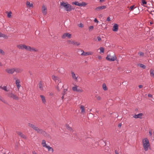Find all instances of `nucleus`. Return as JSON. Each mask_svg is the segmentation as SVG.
<instances>
[{
    "mask_svg": "<svg viewBox=\"0 0 154 154\" xmlns=\"http://www.w3.org/2000/svg\"><path fill=\"white\" fill-rule=\"evenodd\" d=\"M5 71L8 74H12L14 72V68L7 69H6Z\"/></svg>",
    "mask_w": 154,
    "mask_h": 154,
    "instance_id": "12",
    "label": "nucleus"
},
{
    "mask_svg": "<svg viewBox=\"0 0 154 154\" xmlns=\"http://www.w3.org/2000/svg\"><path fill=\"white\" fill-rule=\"evenodd\" d=\"M2 100H3L1 96H0V100L2 101Z\"/></svg>",
    "mask_w": 154,
    "mask_h": 154,
    "instance_id": "60",
    "label": "nucleus"
},
{
    "mask_svg": "<svg viewBox=\"0 0 154 154\" xmlns=\"http://www.w3.org/2000/svg\"><path fill=\"white\" fill-rule=\"evenodd\" d=\"M148 96L149 97H152V94H149L148 95Z\"/></svg>",
    "mask_w": 154,
    "mask_h": 154,
    "instance_id": "57",
    "label": "nucleus"
},
{
    "mask_svg": "<svg viewBox=\"0 0 154 154\" xmlns=\"http://www.w3.org/2000/svg\"><path fill=\"white\" fill-rule=\"evenodd\" d=\"M95 97L98 100H100L101 99V97L98 95H96Z\"/></svg>",
    "mask_w": 154,
    "mask_h": 154,
    "instance_id": "38",
    "label": "nucleus"
},
{
    "mask_svg": "<svg viewBox=\"0 0 154 154\" xmlns=\"http://www.w3.org/2000/svg\"><path fill=\"white\" fill-rule=\"evenodd\" d=\"M6 30L8 31H13V29L9 26L7 27L6 28Z\"/></svg>",
    "mask_w": 154,
    "mask_h": 154,
    "instance_id": "27",
    "label": "nucleus"
},
{
    "mask_svg": "<svg viewBox=\"0 0 154 154\" xmlns=\"http://www.w3.org/2000/svg\"><path fill=\"white\" fill-rule=\"evenodd\" d=\"M44 83L41 82H40L38 84L39 88L40 90L42 91L44 90V88L43 87Z\"/></svg>",
    "mask_w": 154,
    "mask_h": 154,
    "instance_id": "18",
    "label": "nucleus"
},
{
    "mask_svg": "<svg viewBox=\"0 0 154 154\" xmlns=\"http://www.w3.org/2000/svg\"><path fill=\"white\" fill-rule=\"evenodd\" d=\"M104 0H100V2H102L103 1H104Z\"/></svg>",
    "mask_w": 154,
    "mask_h": 154,
    "instance_id": "63",
    "label": "nucleus"
},
{
    "mask_svg": "<svg viewBox=\"0 0 154 154\" xmlns=\"http://www.w3.org/2000/svg\"><path fill=\"white\" fill-rule=\"evenodd\" d=\"M100 53H103L104 52V48L103 47H100Z\"/></svg>",
    "mask_w": 154,
    "mask_h": 154,
    "instance_id": "33",
    "label": "nucleus"
},
{
    "mask_svg": "<svg viewBox=\"0 0 154 154\" xmlns=\"http://www.w3.org/2000/svg\"><path fill=\"white\" fill-rule=\"evenodd\" d=\"M98 58L100 60L102 58V57L100 56H98Z\"/></svg>",
    "mask_w": 154,
    "mask_h": 154,
    "instance_id": "54",
    "label": "nucleus"
},
{
    "mask_svg": "<svg viewBox=\"0 0 154 154\" xmlns=\"http://www.w3.org/2000/svg\"><path fill=\"white\" fill-rule=\"evenodd\" d=\"M69 43V44H71L72 45H74L75 44V41H68Z\"/></svg>",
    "mask_w": 154,
    "mask_h": 154,
    "instance_id": "37",
    "label": "nucleus"
},
{
    "mask_svg": "<svg viewBox=\"0 0 154 154\" xmlns=\"http://www.w3.org/2000/svg\"><path fill=\"white\" fill-rule=\"evenodd\" d=\"M33 154H37L35 152V151H33L32 152Z\"/></svg>",
    "mask_w": 154,
    "mask_h": 154,
    "instance_id": "59",
    "label": "nucleus"
},
{
    "mask_svg": "<svg viewBox=\"0 0 154 154\" xmlns=\"http://www.w3.org/2000/svg\"><path fill=\"white\" fill-rule=\"evenodd\" d=\"M78 87L77 85H75L72 87V90L73 91H76L77 92H82L83 90L80 88H78Z\"/></svg>",
    "mask_w": 154,
    "mask_h": 154,
    "instance_id": "9",
    "label": "nucleus"
},
{
    "mask_svg": "<svg viewBox=\"0 0 154 154\" xmlns=\"http://www.w3.org/2000/svg\"><path fill=\"white\" fill-rule=\"evenodd\" d=\"M28 125L29 126V127H31L33 129V128L35 126V125H32V124H31L30 123H29L28 124Z\"/></svg>",
    "mask_w": 154,
    "mask_h": 154,
    "instance_id": "34",
    "label": "nucleus"
},
{
    "mask_svg": "<svg viewBox=\"0 0 154 154\" xmlns=\"http://www.w3.org/2000/svg\"><path fill=\"white\" fill-rule=\"evenodd\" d=\"M2 89L5 90V91H8V90L7 89V87L6 86H3L2 87V86H0V89Z\"/></svg>",
    "mask_w": 154,
    "mask_h": 154,
    "instance_id": "29",
    "label": "nucleus"
},
{
    "mask_svg": "<svg viewBox=\"0 0 154 154\" xmlns=\"http://www.w3.org/2000/svg\"><path fill=\"white\" fill-rule=\"evenodd\" d=\"M139 66L140 67H141L144 69H145L146 68V66L142 64H139Z\"/></svg>",
    "mask_w": 154,
    "mask_h": 154,
    "instance_id": "32",
    "label": "nucleus"
},
{
    "mask_svg": "<svg viewBox=\"0 0 154 154\" xmlns=\"http://www.w3.org/2000/svg\"><path fill=\"white\" fill-rule=\"evenodd\" d=\"M7 96L9 97L14 99L17 100L18 99V97L16 95L12 92H9L7 94Z\"/></svg>",
    "mask_w": 154,
    "mask_h": 154,
    "instance_id": "6",
    "label": "nucleus"
},
{
    "mask_svg": "<svg viewBox=\"0 0 154 154\" xmlns=\"http://www.w3.org/2000/svg\"><path fill=\"white\" fill-rule=\"evenodd\" d=\"M72 4H74L77 6H80V3L77 2H72Z\"/></svg>",
    "mask_w": 154,
    "mask_h": 154,
    "instance_id": "28",
    "label": "nucleus"
},
{
    "mask_svg": "<svg viewBox=\"0 0 154 154\" xmlns=\"http://www.w3.org/2000/svg\"><path fill=\"white\" fill-rule=\"evenodd\" d=\"M60 5L61 8H64L65 10L67 11H70L74 9V8H72L71 5L67 2H61Z\"/></svg>",
    "mask_w": 154,
    "mask_h": 154,
    "instance_id": "1",
    "label": "nucleus"
},
{
    "mask_svg": "<svg viewBox=\"0 0 154 154\" xmlns=\"http://www.w3.org/2000/svg\"><path fill=\"white\" fill-rule=\"evenodd\" d=\"M103 89L105 90H107L106 86L105 84H104L103 85Z\"/></svg>",
    "mask_w": 154,
    "mask_h": 154,
    "instance_id": "31",
    "label": "nucleus"
},
{
    "mask_svg": "<svg viewBox=\"0 0 154 154\" xmlns=\"http://www.w3.org/2000/svg\"><path fill=\"white\" fill-rule=\"evenodd\" d=\"M0 53L2 54L3 55H4L5 54V53L4 51L0 49Z\"/></svg>",
    "mask_w": 154,
    "mask_h": 154,
    "instance_id": "40",
    "label": "nucleus"
},
{
    "mask_svg": "<svg viewBox=\"0 0 154 154\" xmlns=\"http://www.w3.org/2000/svg\"><path fill=\"white\" fill-rule=\"evenodd\" d=\"M106 8V6L103 5L97 7L95 8L96 11H99L103 9H105Z\"/></svg>",
    "mask_w": 154,
    "mask_h": 154,
    "instance_id": "14",
    "label": "nucleus"
},
{
    "mask_svg": "<svg viewBox=\"0 0 154 154\" xmlns=\"http://www.w3.org/2000/svg\"><path fill=\"white\" fill-rule=\"evenodd\" d=\"M121 125H122L121 124H120V123L118 125L119 127H121Z\"/></svg>",
    "mask_w": 154,
    "mask_h": 154,
    "instance_id": "58",
    "label": "nucleus"
},
{
    "mask_svg": "<svg viewBox=\"0 0 154 154\" xmlns=\"http://www.w3.org/2000/svg\"><path fill=\"white\" fill-rule=\"evenodd\" d=\"M150 73L151 76L154 77V70L151 69L150 70Z\"/></svg>",
    "mask_w": 154,
    "mask_h": 154,
    "instance_id": "26",
    "label": "nucleus"
},
{
    "mask_svg": "<svg viewBox=\"0 0 154 154\" xmlns=\"http://www.w3.org/2000/svg\"><path fill=\"white\" fill-rule=\"evenodd\" d=\"M120 152L118 151H117V150H116L115 151V154H119Z\"/></svg>",
    "mask_w": 154,
    "mask_h": 154,
    "instance_id": "50",
    "label": "nucleus"
},
{
    "mask_svg": "<svg viewBox=\"0 0 154 154\" xmlns=\"http://www.w3.org/2000/svg\"><path fill=\"white\" fill-rule=\"evenodd\" d=\"M52 78L53 80L55 82H59V83H61L60 79L57 76L54 75L52 76Z\"/></svg>",
    "mask_w": 154,
    "mask_h": 154,
    "instance_id": "11",
    "label": "nucleus"
},
{
    "mask_svg": "<svg viewBox=\"0 0 154 154\" xmlns=\"http://www.w3.org/2000/svg\"><path fill=\"white\" fill-rule=\"evenodd\" d=\"M24 49L30 51H37V50L35 48H32L29 46H27L25 45Z\"/></svg>",
    "mask_w": 154,
    "mask_h": 154,
    "instance_id": "7",
    "label": "nucleus"
},
{
    "mask_svg": "<svg viewBox=\"0 0 154 154\" xmlns=\"http://www.w3.org/2000/svg\"><path fill=\"white\" fill-rule=\"evenodd\" d=\"M81 51L82 52L81 54V55L87 56L92 55L93 54V52L91 51H88V52H85L83 50H81Z\"/></svg>",
    "mask_w": 154,
    "mask_h": 154,
    "instance_id": "8",
    "label": "nucleus"
},
{
    "mask_svg": "<svg viewBox=\"0 0 154 154\" xmlns=\"http://www.w3.org/2000/svg\"><path fill=\"white\" fill-rule=\"evenodd\" d=\"M12 13L11 11H10L9 13H8L7 16L8 18H10L11 16Z\"/></svg>",
    "mask_w": 154,
    "mask_h": 154,
    "instance_id": "36",
    "label": "nucleus"
},
{
    "mask_svg": "<svg viewBox=\"0 0 154 154\" xmlns=\"http://www.w3.org/2000/svg\"><path fill=\"white\" fill-rule=\"evenodd\" d=\"M118 29V26L117 24H115L113 26L112 30L113 31L115 32H117Z\"/></svg>",
    "mask_w": 154,
    "mask_h": 154,
    "instance_id": "19",
    "label": "nucleus"
},
{
    "mask_svg": "<svg viewBox=\"0 0 154 154\" xmlns=\"http://www.w3.org/2000/svg\"><path fill=\"white\" fill-rule=\"evenodd\" d=\"M59 84H58L57 85V89L58 91H60V90L59 89Z\"/></svg>",
    "mask_w": 154,
    "mask_h": 154,
    "instance_id": "51",
    "label": "nucleus"
},
{
    "mask_svg": "<svg viewBox=\"0 0 154 154\" xmlns=\"http://www.w3.org/2000/svg\"><path fill=\"white\" fill-rule=\"evenodd\" d=\"M80 45V43L79 42H75L74 45H76L77 46H79V45Z\"/></svg>",
    "mask_w": 154,
    "mask_h": 154,
    "instance_id": "42",
    "label": "nucleus"
},
{
    "mask_svg": "<svg viewBox=\"0 0 154 154\" xmlns=\"http://www.w3.org/2000/svg\"><path fill=\"white\" fill-rule=\"evenodd\" d=\"M40 97L41 98L42 103L44 104H45L46 102V101L45 97L43 95H40Z\"/></svg>",
    "mask_w": 154,
    "mask_h": 154,
    "instance_id": "21",
    "label": "nucleus"
},
{
    "mask_svg": "<svg viewBox=\"0 0 154 154\" xmlns=\"http://www.w3.org/2000/svg\"><path fill=\"white\" fill-rule=\"evenodd\" d=\"M138 87L139 88H142L143 86L142 85H139Z\"/></svg>",
    "mask_w": 154,
    "mask_h": 154,
    "instance_id": "55",
    "label": "nucleus"
},
{
    "mask_svg": "<svg viewBox=\"0 0 154 154\" xmlns=\"http://www.w3.org/2000/svg\"><path fill=\"white\" fill-rule=\"evenodd\" d=\"M106 20L107 21H109L110 20V18L109 17L107 18Z\"/></svg>",
    "mask_w": 154,
    "mask_h": 154,
    "instance_id": "53",
    "label": "nucleus"
},
{
    "mask_svg": "<svg viewBox=\"0 0 154 154\" xmlns=\"http://www.w3.org/2000/svg\"><path fill=\"white\" fill-rule=\"evenodd\" d=\"M143 114L142 113H140L137 115H134V116L133 117H134L135 118L137 119V118H140L141 119L142 118V117L143 116Z\"/></svg>",
    "mask_w": 154,
    "mask_h": 154,
    "instance_id": "20",
    "label": "nucleus"
},
{
    "mask_svg": "<svg viewBox=\"0 0 154 154\" xmlns=\"http://www.w3.org/2000/svg\"><path fill=\"white\" fill-rule=\"evenodd\" d=\"M138 54L140 56H143L144 55V53L142 52H140L138 53Z\"/></svg>",
    "mask_w": 154,
    "mask_h": 154,
    "instance_id": "45",
    "label": "nucleus"
},
{
    "mask_svg": "<svg viewBox=\"0 0 154 154\" xmlns=\"http://www.w3.org/2000/svg\"><path fill=\"white\" fill-rule=\"evenodd\" d=\"M142 2L143 4H146V2L144 0H142Z\"/></svg>",
    "mask_w": 154,
    "mask_h": 154,
    "instance_id": "46",
    "label": "nucleus"
},
{
    "mask_svg": "<svg viewBox=\"0 0 154 154\" xmlns=\"http://www.w3.org/2000/svg\"><path fill=\"white\" fill-rule=\"evenodd\" d=\"M62 99H63L64 98V95H63L62 97H61Z\"/></svg>",
    "mask_w": 154,
    "mask_h": 154,
    "instance_id": "64",
    "label": "nucleus"
},
{
    "mask_svg": "<svg viewBox=\"0 0 154 154\" xmlns=\"http://www.w3.org/2000/svg\"><path fill=\"white\" fill-rule=\"evenodd\" d=\"M3 64L2 63H1V62L0 61V66H3Z\"/></svg>",
    "mask_w": 154,
    "mask_h": 154,
    "instance_id": "56",
    "label": "nucleus"
},
{
    "mask_svg": "<svg viewBox=\"0 0 154 154\" xmlns=\"http://www.w3.org/2000/svg\"><path fill=\"white\" fill-rule=\"evenodd\" d=\"M17 134L21 137H22L23 138H25V139H26V136L24 135L23 134V133H22L21 132H18Z\"/></svg>",
    "mask_w": 154,
    "mask_h": 154,
    "instance_id": "25",
    "label": "nucleus"
},
{
    "mask_svg": "<svg viewBox=\"0 0 154 154\" xmlns=\"http://www.w3.org/2000/svg\"><path fill=\"white\" fill-rule=\"evenodd\" d=\"M25 45H17V47L19 49L24 50V48Z\"/></svg>",
    "mask_w": 154,
    "mask_h": 154,
    "instance_id": "23",
    "label": "nucleus"
},
{
    "mask_svg": "<svg viewBox=\"0 0 154 154\" xmlns=\"http://www.w3.org/2000/svg\"><path fill=\"white\" fill-rule=\"evenodd\" d=\"M93 28L94 26H90L89 28V30L90 31L91 30L93 29Z\"/></svg>",
    "mask_w": 154,
    "mask_h": 154,
    "instance_id": "44",
    "label": "nucleus"
},
{
    "mask_svg": "<svg viewBox=\"0 0 154 154\" xmlns=\"http://www.w3.org/2000/svg\"><path fill=\"white\" fill-rule=\"evenodd\" d=\"M42 145L43 147L47 149L48 151L51 152H53L54 150L49 145H47L45 140H42Z\"/></svg>",
    "mask_w": 154,
    "mask_h": 154,
    "instance_id": "3",
    "label": "nucleus"
},
{
    "mask_svg": "<svg viewBox=\"0 0 154 154\" xmlns=\"http://www.w3.org/2000/svg\"><path fill=\"white\" fill-rule=\"evenodd\" d=\"M87 5V4L85 2H82L80 3V6H85Z\"/></svg>",
    "mask_w": 154,
    "mask_h": 154,
    "instance_id": "35",
    "label": "nucleus"
},
{
    "mask_svg": "<svg viewBox=\"0 0 154 154\" xmlns=\"http://www.w3.org/2000/svg\"><path fill=\"white\" fill-rule=\"evenodd\" d=\"M152 12H154V11H151V14H152V15H153V13H152Z\"/></svg>",
    "mask_w": 154,
    "mask_h": 154,
    "instance_id": "62",
    "label": "nucleus"
},
{
    "mask_svg": "<svg viewBox=\"0 0 154 154\" xmlns=\"http://www.w3.org/2000/svg\"><path fill=\"white\" fill-rule=\"evenodd\" d=\"M78 26L79 27L82 28L83 26V25L82 23H80L78 25Z\"/></svg>",
    "mask_w": 154,
    "mask_h": 154,
    "instance_id": "41",
    "label": "nucleus"
},
{
    "mask_svg": "<svg viewBox=\"0 0 154 154\" xmlns=\"http://www.w3.org/2000/svg\"><path fill=\"white\" fill-rule=\"evenodd\" d=\"M71 34H69L68 33H64L62 36V37L63 38H65L66 37H67L69 38H70L71 37Z\"/></svg>",
    "mask_w": 154,
    "mask_h": 154,
    "instance_id": "15",
    "label": "nucleus"
},
{
    "mask_svg": "<svg viewBox=\"0 0 154 154\" xmlns=\"http://www.w3.org/2000/svg\"><path fill=\"white\" fill-rule=\"evenodd\" d=\"M20 81L19 79H17L16 80L15 82V84L18 89H19L21 87V85L20 84Z\"/></svg>",
    "mask_w": 154,
    "mask_h": 154,
    "instance_id": "17",
    "label": "nucleus"
},
{
    "mask_svg": "<svg viewBox=\"0 0 154 154\" xmlns=\"http://www.w3.org/2000/svg\"><path fill=\"white\" fill-rule=\"evenodd\" d=\"M66 128L67 129H69V130H72V128L71 127H69V126L67 125L66 126Z\"/></svg>",
    "mask_w": 154,
    "mask_h": 154,
    "instance_id": "48",
    "label": "nucleus"
},
{
    "mask_svg": "<svg viewBox=\"0 0 154 154\" xmlns=\"http://www.w3.org/2000/svg\"><path fill=\"white\" fill-rule=\"evenodd\" d=\"M80 109H81V112L82 114H84L85 113V109L84 106L83 105H81Z\"/></svg>",
    "mask_w": 154,
    "mask_h": 154,
    "instance_id": "22",
    "label": "nucleus"
},
{
    "mask_svg": "<svg viewBox=\"0 0 154 154\" xmlns=\"http://www.w3.org/2000/svg\"><path fill=\"white\" fill-rule=\"evenodd\" d=\"M14 72H15L17 73H21L23 71V69L20 68L14 67Z\"/></svg>",
    "mask_w": 154,
    "mask_h": 154,
    "instance_id": "13",
    "label": "nucleus"
},
{
    "mask_svg": "<svg viewBox=\"0 0 154 154\" xmlns=\"http://www.w3.org/2000/svg\"><path fill=\"white\" fill-rule=\"evenodd\" d=\"M0 37H3L4 38H7V36L5 34L2 33L0 32Z\"/></svg>",
    "mask_w": 154,
    "mask_h": 154,
    "instance_id": "30",
    "label": "nucleus"
},
{
    "mask_svg": "<svg viewBox=\"0 0 154 154\" xmlns=\"http://www.w3.org/2000/svg\"><path fill=\"white\" fill-rule=\"evenodd\" d=\"M26 5L29 7H33V4L32 3H30V2L29 1L26 2Z\"/></svg>",
    "mask_w": 154,
    "mask_h": 154,
    "instance_id": "24",
    "label": "nucleus"
},
{
    "mask_svg": "<svg viewBox=\"0 0 154 154\" xmlns=\"http://www.w3.org/2000/svg\"><path fill=\"white\" fill-rule=\"evenodd\" d=\"M2 100H3L1 96H0V100L2 101Z\"/></svg>",
    "mask_w": 154,
    "mask_h": 154,
    "instance_id": "61",
    "label": "nucleus"
},
{
    "mask_svg": "<svg viewBox=\"0 0 154 154\" xmlns=\"http://www.w3.org/2000/svg\"><path fill=\"white\" fill-rule=\"evenodd\" d=\"M94 21L95 22L97 23H98L99 22L97 20V19L96 18L94 19Z\"/></svg>",
    "mask_w": 154,
    "mask_h": 154,
    "instance_id": "49",
    "label": "nucleus"
},
{
    "mask_svg": "<svg viewBox=\"0 0 154 154\" xmlns=\"http://www.w3.org/2000/svg\"><path fill=\"white\" fill-rule=\"evenodd\" d=\"M42 12L44 15H46L47 14V8L44 5L42 7Z\"/></svg>",
    "mask_w": 154,
    "mask_h": 154,
    "instance_id": "10",
    "label": "nucleus"
},
{
    "mask_svg": "<svg viewBox=\"0 0 154 154\" xmlns=\"http://www.w3.org/2000/svg\"><path fill=\"white\" fill-rule=\"evenodd\" d=\"M33 129L39 134L45 135L46 133L45 131L42 129L39 128L35 126Z\"/></svg>",
    "mask_w": 154,
    "mask_h": 154,
    "instance_id": "5",
    "label": "nucleus"
},
{
    "mask_svg": "<svg viewBox=\"0 0 154 154\" xmlns=\"http://www.w3.org/2000/svg\"><path fill=\"white\" fill-rule=\"evenodd\" d=\"M134 5H132L129 8V9L131 10V11L133 10L134 8Z\"/></svg>",
    "mask_w": 154,
    "mask_h": 154,
    "instance_id": "43",
    "label": "nucleus"
},
{
    "mask_svg": "<svg viewBox=\"0 0 154 154\" xmlns=\"http://www.w3.org/2000/svg\"><path fill=\"white\" fill-rule=\"evenodd\" d=\"M67 91V89H64L63 93H62L63 95H64L65 94L66 92Z\"/></svg>",
    "mask_w": 154,
    "mask_h": 154,
    "instance_id": "39",
    "label": "nucleus"
},
{
    "mask_svg": "<svg viewBox=\"0 0 154 154\" xmlns=\"http://www.w3.org/2000/svg\"><path fill=\"white\" fill-rule=\"evenodd\" d=\"M142 144L144 150L145 151L148 150L150 147V144L149 140L147 138L142 139Z\"/></svg>",
    "mask_w": 154,
    "mask_h": 154,
    "instance_id": "2",
    "label": "nucleus"
},
{
    "mask_svg": "<svg viewBox=\"0 0 154 154\" xmlns=\"http://www.w3.org/2000/svg\"><path fill=\"white\" fill-rule=\"evenodd\" d=\"M149 134L150 136H152V133L151 131H149Z\"/></svg>",
    "mask_w": 154,
    "mask_h": 154,
    "instance_id": "52",
    "label": "nucleus"
},
{
    "mask_svg": "<svg viewBox=\"0 0 154 154\" xmlns=\"http://www.w3.org/2000/svg\"><path fill=\"white\" fill-rule=\"evenodd\" d=\"M71 75L72 77V78L75 81H77L78 80V76L77 75H75V73L73 72H71Z\"/></svg>",
    "mask_w": 154,
    "mask_h": 154,
    "instance_id": "16",
    "label": "nucleus"
},
{
    "mask_svg": "<svg viewBox=\"0 0 154 154\" xmlns=\"http://www.w3.org/2000/svg\"><path fill=\"white\" fill-rule=\"evenodd\" d=\"M97 39L98 41H100L101 40V38L99 36H98L97 37Z\"/></svg>",
    "mask_w": 154,
    "mask_h": 154,
    "instance_id": "47",
    "label": "nucleus"
},
{
    "mask_svg": "<svg viewBox=\"0 0 154 154\" xmlns=\"http://www.w3.org/2000/svg\"><path fill=\"white\" fill-rule=\"evenodd\" d=\"M117 58L115 55H114L112 56L110 55H108L106 57V59L109 61H114L116 60Z\"/></svg>",
    "mask_w": 154,
    "mask_h": 154,
    "instance_id": "4",
    "label": "nucleus"
}]
</instances>
